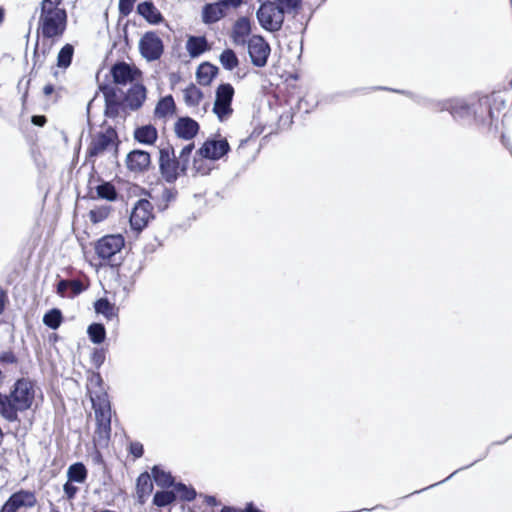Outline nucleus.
Returning <instances> with one entry per match:
<instances>
[{"label": "nucleus", "instance_id": "f704fd0d", "mask_svg": "<svg viewBox=\"0 0 512 512\" xmlns=\"http://www.w3.org/2000/svg\"><path fill=\"white\" fill-rule=\"evenodd\" d=\"M14 500L16 501L19 508L26 507L31 508L35 506L37 499L34 492L27 490H20L11 494Z\"/></svg>", "mask_w": 512, "mask_h": 512}, {"label": "nucleus", "instance_id": "9d476101", "mask_svg": "<svg viewBox=\"0 0 512 512\" xmlns=\"http://www.w3.org/2000/svg\"><path fill=\"white\" fill-rule=\"evenodd\" d=\"M247 46L251 63L256 67H264L271 52L269 43L263 36L253 35L248 40Z\"/></svg>", "mask_w": 512, "mask_h": 512}, {"label": "nucleus", "instance_id": "4be33fe9", "mask_svg": "<svg viewBox=\"0 0 512 512\" xmlns=\"http://www.w3.org/2000/svg\"><path fill=\"white\" fill-rule=\"evenodd\" d=\"M218 67L210 62L201 63L196 70L197 82L202 86H208L218 74Z\"/></svg>", "mask_w": 512, "mask_h": 512}, {"label": "nucleus", "instance_id": "603ef678", "mask_svg": "<svg viewBox=\"0 0 512 512\" xmlns=\"http://www.w3.org/2000/svg\"><path fill=\"white\" fill-rule=\"evenodd\" d=\"M0 362L4 364H16L18 359L14 352L6 351L0 354Z\"/></svg>", "mask_w": 512, "mask_h": 512}, {"label": "nucleus", "instance_id": "2eb2a0df", "mask_svg": "<svg viewBox=\"0 0 512 512\" xmlns=\"http://www.w3.org/2000/svg\"><path fill=\"white\" fill-rule=\"evenodd\" d=\"M494 113L491 108L490 98L483 96L473 102L472 120L479 126H492Z\"/></svg>", "mask_w": 512, "mask_h": 512}, {"label": "nucleus", "instance_id": "4468645a", "mask_svg": "<svg viewBox=\"0 0 512 512\" xmlns=\"http://www.w3.org/2000/svg\"><path fill=\"white\" fill-rule=\"evenodd\" d=\"M113 83L127 85L133 83L141 74L140 70L125 61H117L110 68Z\"/></svg>", "mask_w": 512, "mask_h": 512}, {"label": "nucleus", "instance_id": "de8ad7c7", "mask_svg": "<svg viewBox=\"0 0 512 512\" xmlns=\"http://www.w3.org/2000/svg\"><path fill=\"white\" fill-rule=\"evenodd\" d=\"M136 0H119L118 9L122 16H128L134 7Z\"/></svg>", "mask_w": 512, "mask_h": 512}, {"label": "nucleus", "instance_id": "bb28decb", "mask_svg": "<svg viewBox=\"0 0 512 512\" xmlns=\"http://www.w3.org/2000/svg\"><path fill=\"white\" fill-rule=\"evenodd\" d=\"M151 475L156 485L161 488H174V485L176 484L171 473L164 471L159 465H154L152 467Z\"/></svg>", "mask_w": 512, "mask_h": 512}, {"label": "nucleus", "instance_id": "37998d69", "mask_svg": "<svg viewBox=\"0 0 512 512\" xmlns=\"http://www.w3.org/2000/svg\"><path fill=\"white\" fill-rule=\"evenodd\" d=\"M110 211V206H101L90 210L89 218L92 223L96 224L104 221L109 216Z\"/></svg>", "mask_w": 512, "mask_h": 512}, {"label": "nucleus", "instance_id": "0eeeda50", "mask_svg": "<svg viewBox=\"0 0 512 512\" xmlns=\"http://www.w3.org/2000/svg\"><path fill=\"white\" fill-rule=\"evenodd\" d=\"M176 161L174 147L167 143L159 148V173L168 184H174L180 176Z\"/></svg>", "mask_w": 512, "mask_h": 512}, {"label": "nucleus", "instance_id": "5fc2aeb1", "mask_svg": "<svg viewBox=\"0 0 512 512\" xmlns=\"http://www.w3.org/2000/svg\"><path fill=\"white\" fill-rule=\"evenodd\" d=\"M218 2L225 8H238L243 3V0H218Z\"/></svg>", "mask_w": 512, "mask_h": 512}, {"label": "nucleus", "instance_id": "a18cd8bd", "mask_svg": "<svg viewBox=\"0 0 512 512\" xmlns=\"http://www.w3.org/2000/svg\"><path fill=\"white\" fill-rule=\"evenodd\" d=\"M205 158H201L197 154H195L193 159L192 170H194L195 174L207 175L210 172V168L204 162Z\"/></svg>", "mask_w": 512, "mask_h": 512}, {"label": "nucleus", "instance_id": "4c0bfd02", "mask_svg": "<svg viewBox=\"0 0 512 512\" xmlns=\"http://www.w3.org/2000/svg\"><path fill=\"white\" fill-rule=\"evenodd\" d=\"M177 499V494L174 490H160L154 494L153 504L157 507H166Z\"/></svg>", "mask_w": 512, "mask_h": 512}, {"label": "nucleus", "instance_id": "6e6552de", "mask_svg": "<svg viewBox=\"0 0 512 512\" xmlns=\"http://www.w3.org/2000/svg\"><path fill=\"white\" fill-rule=\"evenodd\" d=\"M233 97L234 88L230 83H222L217 87L213 113L216 114L219 121L223 122L233 113Z\"/></svg>", "mask_w": 512, "mask_h": 512}, {"label": "nucleus", "instance_id": "dca6fc26", "mask_svg": "<svg viewBox=\"0 0 512 512\" xmlns=\"http://www.w3.org/2000/svg\"><path fill=\"white\" fill-rule=\"evenodd\" d=\"M125 163L129 171L143 173L151 165V155L145 150L134 149L127 154Z\"/></svg>", "mask_w": 512, "mask_h": 512}, {"label": "nucleus", "instance_id": "a19ab883", "mask_svg": "<svg viewBox=\"0 0 512 512\" xmlns=\"http://www.w3.org/2000/svg\"><path fill=\"white\" fill-rule=\"evenodd\" d=\"M99 90L103 93L105 104L122 102L118 97L119 89L110 84H100Z\"/></svg>", "mask_w": 512, "mask_h": 512}, {"label": "nucleus", "instance_id": "cd10ccee", "mask_svg": "<svg viewBox=\"0 0 512 512\" xmlns=\"http://www.w3.org/2000/svg\"><path fill=\"white\" fill-rule=\"evenodd\" d=\"M176 111V104L172 95H166L159 99L154 114L158 118H165Z\"/></svg>", "mask_w": 512, "mask_h": 512}, {"label": "nucleus", "instance_id": "f3484780", "mask_svg": "<svg viewBox=\"0 0 512 512\" xmlns=\"http://www.w3.org/2000/svg\"><path fill=\"white\" fill-rule=\"evenodd\" d=\"M199 129L198 122L189 116L179 117L174 125L176 136L184 140L193 139L198 134Z\"/></svg>", "mask_w": 512, "mask_h": 512}, {"label": "nucleus", "instance_id": "774afa93", "mask_svg": "<svg viewBox=\"0 0 512 512\" xmlns=\"http://www.w3.org/2000/svg\"><path fill=\"white\" fill-rule=\"evenodd\" d=\"M4 9L0 6V24L4 21Z\"/></svg>", "mask_w": 512, "mask_h": 512}, {"label": "nucleus", "instance_id": "c85d7f7f", "mask_svg": "<svg viewBox=\"0 0 512 512\" xmlns=\"http://www.w3.org/2000/svg\"><path fill=\"white\" fill-rule=\"evenodd\" d=\"M94 309L97 314H102L108 320H112L117 316V308L107 298L96 300Z\"/></svg>", "mask_w": 512, "mask_h": 512}, {"label": "nucleus", "instance_id": "9b49d317", "mask_svg": "<svg viewBox=\"0 0 512 512\" xmlns=\"http://www.w3.org/2000/svg\"><path fill=\"white\" fill-rule=\"evenodd\" d=\"M231 148L227 139L208 138L202 146L196 151L201 158L217 161L227 155Z\"/></svg>", "mask_w": 512, "mask_h": 512}, {"label": "nucleus", "instance_id": "680f3d73", "mask_svg": "<svg viewBox=\"0 0 512 512\" xmlns=\"http://www.w3.org/2000/svg\"><path fill=\"white\" fill-rule=\"evenodd\" d=\"M221 512H246V507L244 509H238L233 506H224Z\"/></svg>", "mask_w": 512, "mask_h": 512}, {"label": "nucleus", "instance_id": "e2e57ef3", "mask_svg": "<svg viewBox=\"0 0 512 512\" xmlns=\"http://www.w3.org/2000/svg\"><path fill=\"white\" fill-rule=\"evenodd\" d=\"M53 92H54V86L52 84H47V85L44 86L43 93L46 96L51 95Z\"/></svg>", "mask_w": 512, "mask_h": 512}, {"label": "nucleus", "instance_id": "7c9ffc66", "mask_svg": "<svg viewBox=\"0 0 512 512\" xmlns=\"http://www.w3.org/2000/svg\"><path fill=\"white\" fill-rule=\"evenodd\" d=\"M184 102L189 107L198 106L204 97L203 92L193 83H190L183 91Z\"/></svg>", "mask_w": 512, "mask_h": 512}, {"label": "nucleus", "instance_id": "79ce46f5", "mask_svg": "<svg viewBox=\"0 0 512 512\" xmlns=\"http://www.w3.org/2000/svg\"><path fill=\"white\" fill-rule=\"evenodd\" d=\"M175 493H179L182 501L190 502L197 496L196 490L192 486H187L182 482H178L174 485Z\"/></svg>", "mask_w": 512, "mask_h": 512}, {"label": "nucleus", "instance_id": "c9c22d12", "mask_svg": "<svg viewBox=\"0 0 512 512\" xmlns=\"http://www.w3.org/2000/svg\"><path fill=\"white\" fill-rule=\"evenodd\" d=\"M97 198L113 202L118 198V192L111 182H103L96 186Z\"/></svg>", "mask_w": 512, "mask_h": 512}, {"label": "nucleus", "instance_id": "423d86ee", "mask_svg": "<svg viewBox=\"0 0 512 512\" xmlns=\"http://www.w3.org/2000/svg\"><path fill=\"white\" fill-rule=\"evenodd\" d=\"M256 18L264 30L272 33L281 30L285 19L272 1L261 3L256 11Z\"/></svg>", "mask_w": 512, "mask_h": 512}, {"label": "nucleus", "instance_id": "72a5a7b5", "mask_svg": "<svg viewBox=\"0 0 512 512\" xmlns=\"http://www.w3.org/2000/svg\"><path fill=\"white\" fill-rule=\"evenodd\" d=\"M42 321L48 328L56 330L63 322V314L59 308H52L44 314Z\"/></svg>", "mask_w": 512, "mask_h": 512}, {"label": "nucleus", "instance_id": "0e129e2a", "mask_svg": "<svg viewBox=\"0 0 512 512\" xmlns=\"http://www.w3.org/2000/svg\"><path fill=\"white\" fill-rule=\"evenodd\" d=\"M246 512H262L258 509L253 503H248L246 505Z\"/></svg>", "mask_w": 512, "mask_h": 512}, {"label": "nucleus", "instance_id": "338daca9", "mask_svg": "<svg viewBox=\"0 0 512 512\" xmlns=\"http://www.w3.org/2000/svg\"><path fill=\"white\" fill-rule=\"evenodd\" d=\"M501 141H502L503 145H505V146H506V148H507V149H509V151L511 152L512 147H509V146H508V140H506V138H505V136H504V135H502V137H501Z\"/></svg>", "mask_w": 512, "mask_h": 512}, {"label": "nucleus", "instance_id": "052dcab7", "mask_svg": "<svg viewBox=\"0 0 512 512\" xmlns=\"http://www.w3.org/2000/svg\"><path fill=\"white\" fill-rule=\"evenodd\" d=\"M468 467H469V466H464V467H462V468H459V469L455 470L453 473H451V474H450V475L445 479V481H446V480H448V479H450L451 477H453V476H454L458 471L463 470V469H466V468H468ZM443 482H444V480H443V481H440V482H438V483H436V485H438V484H440V483H443ZM434 486H435V484H432V485H430V486H429V488L434 487ZM425 489H428V487H427V488H424V490H425ZM422 491H423V489H422ZM419 492H421V490H419V491H415L414 493H419Z\"/></svg>", "mask_w": 512, "mask_h": 512}, {"label": "nucleus", "instance_id": "f03ea898", "mask_svg": "<svg viewBox=\"0 0 512 512\" xmlns=\"http://www.w3.org/2000/svg\"><path fill=\"white\" fill-rule=\"evenodd\" d=\"M39 28L47 39L60 37L66 30L67 13L64 8L40 6Z\"/></svg>", "mask_w": 512, "mask_h": 512}, {"label": "nucleus", "instance_id": "4d7b16f0", "mask_svg": "<svg viewBox=\"0 0 512 512\" xmlns=\"http://www.w3.org/2000/svg\"><path fill=\"white\" fill-rule=\"evenodd\" d=\"M31 122L35 126L43 127L47 123V118L44 115H33Z\"/></svg>", "mask_w": 512, "mask_h": 512}, {"label": "nucleus", "instance_id": "3c124183", "mask_svg": "<svg viewBox=\"0 0 512 512\" xmlns=\"http://www.w3.org/2000/svg\"><path fill=\"white\" fill-rule=\"evenodd\" d=\"M129 452L132 454L135 458L142 457L144 453V447L140 442H131L129 445Z\"/></svg>", "mask_w": 512, "mask_h": 512}, {"label": "nucleus", "instance_id": "7ed1b4c3", "mask_svg": "<svg viewBox=\"0 0 512 512\" xmlns=\"http://www.w3.org/2000/svg\"><path fill=\"white\" fill-rule=\"evenodd\" d=\"M119 145L120 141L116 129L109 126L105 131H100L92 137L86 150V159L90 161L110 149L113 150V155L117 158Z\"/></svg>", "mask_w": 512, "mask_h": 512}, {"label": "nucleus", "instance_id": "5701e85b", "mask_svg": "<svg viewBox=\"0 0 512 512\" xmlns=\"http://www.w3.org/2000/svg\"><path fill=\"white\" fill-rule=\"evenodd\" d=\"M158 138V131L152 124L137 127L134 130V139L144 145H153Z\"/></svg>", "mask_w": 512, "mask_h": 512}, {"label": "nucleus", "instance_id": "20e7f679", "mask_svg": "<svg viewBox=\"0 0 512 512\" xmlns=\"http://www.w3.org/2000/svg\"><path fill=\"white\" fill-rule=\"evenodd\" d=\"M125 245V239L121 234L105 235L95 244L97 256L107 260L111 267H117L121 264V256L118 255Z\"/></svg>", "mask_w": 512, "mask_h": 512}, {"label": "nucleus", "instance_id": "f8f14e48", "mask_svg": "<svg viewBox=\"0 0 512 512\" xmlns=\"http://www.w3.org/2000/svg\"><path fill=\"white\" fill-rule=\"evenodd\" d=\"M152 203L147 199H139L130 214L129 222L134 231L141 232L147 225L152 215Z\"/></svg>", "mask_w": 512, "mask_h": 512}, {"label": "nucleus", "instance_id": "aec40b11", "mask_svg": "<svg viewBox=\"0 0 512 512\" xmlns=\"http://www.w3.org/2000/svg\"><path fill=\"white\" fill-rule=\"evenodd\" d=\"M226 16V9L219 3H207L202 8V21L205 24H214Z\"/></svg>", "mask_w": 512, "mask_h": 512}, {"label": "nucleus", "instance_id": "c756f323", "mask_svg": "<svg viewBox=\"0 0 512 512\" xmlns=\"http://www.w3.org/2000/svg\"><path fill=\"white\" fill-rule=\"evenodd\" d=\"M87 475L88 471L82 462L73 463L67 470V477L70 482L84 483Z\"/></svg>", "mask_w": 512, "mask_h": 512}, {"label": "nucleus", "instance_id": "13d9d810", "mask_svg": "<svg viewBox=\"0 0 512 512\" xmlns=\"http://www.w3.org/2000/svg\"><path fill=\"white\" fill-rule=\"evenodd\" d=\"M62 3V0H42L41 6H47V7H59V5Z\"/></svg>", "mask_w": 512, "mask_h": 512}, {"label": "nucleus", "instance_id": "c03bdc74", "mask_svg": "<svg viewBox=\"0 0 512 512\" xmlns=\"http://www.w3.org/2000/svg\"><path fill=\"white\" fill-rule=\"evenodd\" d=\"M106 350L104 348H94L91 354V362L96 369H99L105 362Z\"/></svg>", "mask_w": 512, "mask_h": 512}, {"label": "nucleus", "instance_id": "e433bc0d", "mask_svg": "<svg viewBox=\"0 0 512 512\" xmlns=\"http://www.w3.org/2000/svg\"><path fill=\"white\" fill-rule=\"evenodd\" d=\"M272 2L281 10L284 17L287 14H297L302 5V0H273Z\"/></svg>", "mask_w": 512, "mask_h": 512}, {"label": "nucleus", "instance_id": "39448f33", "mask_svg": "<svg viewBox=\"0 0 512 512\" xmlns=\"http://www.w3.org/2000/svg\"><path fill=\"white\" fill-rule=\"evenodd\" d=\"M96 418V434L99 439L107 440L111 432V403L106 392L91 397Z\"/></svg>", "mask_w": 512, "mask_h": 512}, {"label": "nucleus", "instance_id": "1a4fd4ad", "mask_svg": "<svg viewBox=\"0 0 512 512\" xmlns=\"http://www.w3.org/2000/svg\"><path fill=\"white\" fill-rule=\"evenodd\" d=\"M139 50L147 61H156L164 52L162 39L153 31L146 32L139 41Z\"/></svg>", "mask_w": 512, "mask_h": 512}, {"label": "nucleus", "instance_id": "473e14b6", "mask_svg": "<svg viewBox=\"0 0 512 512\" xmlns=\"http://www.w3.org/2000/svg\"><path fill=\"white\" fill-rule=\"evenodd\" d=\"M87 335L93 344H102L106 339V329L104 324L94 322L87 328Z\"/></svg>", "mask_w": 512, "mask_h": 512}, {"label": "nucleus", "instance_id": "2f4dec72", "mask_svg": "<svg viewBox=\"0 0 512 512\" xmlns=\"http://www.w3.org/2000/svg\"><path fill=\"white\" fill-rule=\"evenodd\" d=\"M70 286H74V294H80L84 290V287L81 281L79 280L60 279L56 285L57 294L60 295L61 297L68 296Z\"/></svg>", "mask_w": 512, "mask_h": 512}, {"label": "nucleus", "instance_id": "a211bd4d", "mask_svg": "<svg viewBox=\"0 0 512 512\" xmlns=\"http://www.w3.org/2000/svg\"><path fill=\"white\" fill-rule=\"evenodd\" d=\"M146 88L143 84H133L123 98L124 106L135 111L138 110L146 99Z\"/></svg>", "mask_w": 512, "mask_h": 512}, {"label": "nucleus", "instance_id": "b1692460", "mask_svg": "<svg viewBox=\"0 0 512 512\" xmlns=\"http://www.w3.org/2000/svg\"><path fill=\"white\" fill-rule=\"evenodd\" d=\"M186 49L191 58H197L209 50L208 41L204 36H189Z\"/></svg>", "mask_w": 512, "mask_h": 512}, {"label": "nucleus", "instance_id": "864d4df0", "mask_svg": "<svg viewBox=\"0 0 512 512\" xmlns=\"http://www.w3.org/2000/svg\"><path fill=\"white\" fill-rule=\"evenodd\" d=\"M176 161H177V167H178V171L180 172V175H187V171H188V167H189V163H190V159L188 158H180L179 156L176 157Z\"/></svg>", "mask_w": 512, "mask_h": 512}, {"label": "nucleus", "instance_id": "412c9836", "mask_svg": "<svg viewBox=\"0 0 512 512\" xmlns=\"http://www.w3.org/2000/svg\"><path fill=\"white\" fill-rule=\"evenodd\" d=\"M137 12L150 24L157 25L163 21L161 12L151 1L139 3L137 5Z\"/></svg>", "mask_w": 512, "mask_h": 512}, {"label": "nucleus", "instance_id": "393cba45", "mask_svg": "<svg viewBox=\"0 0 512 512\" xmlns=\"http://www.w3.org/2000/svg\"><path fill=\"white\" fill-rule=\"evenodd\" d=\"M136 490H137L138 501L143 504L145 502L146 498L153 491V483L151 480V475L148 472H143L138 476L137 481H136Z\"/></svg>", "mask_w": 512, "mask_h": 512}, {"label": "nucleus", "instance_id": "8fccbe9b", "mask_svg": "<svg viewBox=\"0 0 512 512\" xmlns=\"http://www.w3.org/2000/svg\"><path fill=\"white\" fill-rule=\"evenodd\" d=\"M69 480L63 485L65 496L68 500L74 499L78 492V487L72 484Z\"/></svg>", "mask_w": 512, "mask_h": 512}, {"label": "nucleus", "instance_id": "09e8293b", "mask_svg": "<svg viewBox=\"0 0 512 512\" xmlns=\"http://www.w3.org/2000/svg\"><path fill=\"white\" fill-rule=\"evenodd\" d=\"M19 509L20 508L18 507L16 501L12 495H10V497L2 505L0 512H17Z\"/></svg>", "mask_w": 512, "mask_h": 512}, {"label": "nucleus", "instance_id": "6e6d98bb", "mask_svg": "<svg viewBox=\"0 0 512 512\" xmlns=\"http://www.w3.org/2000/svg\"><path fill=\"white\" fill-rule=\"evenodd\" d=\"M194 148H195L194 143L187 144L180 151L179 157L190 159V155H191L192 151L194 150Z\"/></svg>", "mask_w": 512, "mask_h": 512}, {"label": "nucleus", "instance_id": "49530a36", "mask_svg": "<svg viewBox=\"0 0 512 512\" xmlns=\"http://www.w3.org/2000/svg\"><path fill=\"white\" fill-rule=\"evenodd\" d=\"M123 107V102L105 104L104 115L108 118H116L119 115L120 109Z\"/></svg>", "mask_w": 512, "mask_h": 512}, {"label": "nucleus", "instance_id": "ddd939ff", "mask_svg": "<svg viewBox=\"0 0 512 512\" xmlns=\"http://www.w3.org/2000/svg\"><path fill=\"white\" fill-rule=\"evenodd\" d=\"M435 107L440 111H449L452 117L457 121L470 123L472 121L473 103H467L464 100H451L438 102Z\"/></svg>", "mask_w": 512, "mask_h": 512}, {"label": "nucleus", "instance_id": "58836bf2", "mask_svg": "<svg viewBox=\"0 0 512 512\" xmlns=\"http://www.w3.org/2000/svg\"><path fill=\"white\" fill-rule=\"evenodd\" d=\"M222 67L228 71L234 70L239 65V59L234 50L227 48L219 56Z\"/></svg>", "mask_w": 512, "mask_h": 512}, {"label": "nucleus", "instance_id": "69168bd1", "mask_svg": "<svg viewBox=\"0 0 512 512\" xmlns=\"http://www.w3.org/2000/svg\"><path fill=\"white\" fill-rule=\"evenodd\" d=\"M5 307V293L1 291L0 293V314L4 311Z\"/></svg>", "mask_w": 512, "mask_h": 512}, {"label": "nucleus", "instance_id": "6ab92c4d", "mask_svg": "<svg viewBox=\"0 0 512 512\" xmlns=\"http://www.w3.org/2000/svg\"><path fill=\"white\" fill-rule=\"evenodd\" d=\"M151 200L155 203L158 211L163 212L168 209L170 203L174 202L178 196V191L174 187L163 186L160 192L153 190L149 194Z\"/></svg>", "mask_w": 512, "mask_h": 512}, {"label": "nucleus", "instance_id": "f257e3e1", "mask_svg": "<svg viewBox=\"0 0 512 512\" xmlns=\"http://www.w3.org/2000/svg\"><path fill=\"white\" fill-rule=\"evenodd\" d=\"M34 398L33 381L29 378L17 379L9 394L0 392V415L8 422H18V413L30 409Z\"/></svg>", "mask_w": 512, "mask_h": 512}, {"label": "nucleus", "instance_id": "a878e982", "mask_svg": "<svg viewBox=\"0 0 512 512\" xmlns=\"http://www.w3.org/2000/svg\"><path fill=\"white\" fill-rule=\"evenodd\" d=\"M251 33L250 20L240 17L233 25L232 38L236 44L244 43V38Z\"/></svg>", "mask_w": 512, "mask_h": 512}, {"label": "nucleus", "instance_id": "ea45409f", "mask_svg": "<svg viewBox=\"0 0 512 512\" xmlns=\"http://www.w3.org/2000/svg\"><path fill=\"white\" fill-rule=\"evenodd\" d=\"M74 48L71 44L64 45L57 55V66L67 68L71 65Z\"/></svg>", "mask_w": 512, "mask_h": 512}, {"label": "nucleus", "instance_id": "bf43d9fd", "mask_svg": "<svg viewBox=\"0 0 512 512\" xmlns=\"http://www.w3.org/2000/svg\"><path fill=\"white\" fill-rule=\"evenodd\" d=\"M204 500H205L206 504L209 505V506L214 507V506L219 505V502H218V500L216 499L215 496L205 495L204 496Z\"/></svg>", "mask_w": 512, "mask_h": 512}]
</instances>
